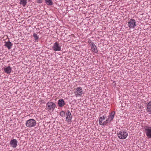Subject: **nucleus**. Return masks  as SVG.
<instances>
[{"mask_svg":"<svg viewBox=\"0 0 151 151\" xmlns=\"http://www.w3.org/2000/svg\"><path fill=\"white\" fill-rule=\"evenodd\" d=\"M117 136L119 138L121 139H126L128 135L127 132L124 130H122L119 131L117 133Z\"/></svg>","mask_w":151,"mask_h":151,"instance_id":"f257e3e1","label":"nucleus"},{"mask_svg":"<svg viewBox=\"0 0 151 151\" xmlns=\"http://www.w3.org/2000/svg\"><path fill=\"white\" fill-rule=\"evenodd\" d=\"M56 107L55 103L51 101H49L46 104L45 109L47 111H53Z\"/></svg>","mask_w":151,"mask_h":151,"instance_id":"f03ea898","label":"nucleus"},{"mask_svg":"<svg viewBox=\"0 0 151 151\" xmlns=\"http://www.w3.org/2000/svg\"><path fill=\"white\" fill-rule=\"evenodd\" d=\"M36 122L35 120L30 119L27 120L26 122V126L28 127H34L36 124Z\"/></svg>","mask_w":151,"mask_h":151,"instance_id":"7ed1b4c3","label":"nucleus"},{"mask_svg":"<svg viewBox=\"0 0 151 151\" xmlns=\"http://www.w3.org/2000/svg\"><path fill=\"white\" fill-rule=\"evenodd\" d=\"M144 129L147 137L151 139V127L146 126L144 127Z\"/></svg>","mask_w":151,"mask_h":151,"instance_id":"20e7f679","label":"nucleus"},{"mask_svg":"<svg viewBox=\"0 0 151 151\" xmlns=\"http://www.w3.org/2000/svg\"><path fill=\"white\" fill-rule=\"evenodd\" d=\"M74 93L76 96H81L83 94V91L82 88L78 87L76 89Z\"/></svg>","mask_w":151,"mask_h":151,"instance_id":"39448f33","label":"nucleus"},{"mask_svg":"<svg viewBox=\"0 0 151 151\" xmlns=\"http://www.w3.org/2000/svg\"><path fill=\"white\" fill-rule=\"evenodd\" d=\"M88 42L89 45L91 46V49L92 51L93 52L95 53H97L98 51L94 43L91 40L89 41Z\"/></svg>","mask_w":151,"mask_h":151,"instance_id":"423d86ee","label":"nucleus"},{"mask_svg":"<svg viewBox=\"0 0 151 151\" xmlns=\"http://www.w3.org/2000/svg\"><path fill=\"white\" fill-rule=\"evenodd\" d=\"M52 49L55 51H59L61 50V46L59 43L57 42H56L54 43L52 47Z\"/></svg>","mask_w":151,"mask_h":151,"instance_id":"0eeeda50","label":"nucleus"},{"mask_svg":"<svg viewBox=\"0 0 151 151\" xmlns=\"http://www.w3.org/2000/svg\"><path fill=\"white\" fill-rule=\"evenodd\" d=\"M128 25L130 28H134L136 26L135 20L132 19H131L128 22Z\"/></svg>","mask_w":151,"mask_h":151,"instance_id":"6e6552de","label":"nucleus"},{"mask_svg":"<svg viewBox=\"0 0 151 151\" xmlns=\"http://www.w3.org/2000/svg\"><path fill=\"white\" fill-rule=\"evenodd\" d=\"M72 118V116L71 113L68 111L66 113V121L68 122H70Z\"/></svg>","mask_w":151,"mask_h":151,"instance_id":"1a4fd4ad","label":"nucleus"},{"mask_svg":"<svg viewBox=\"0 0 151 151\" xmlns=\"http://www.w3.org/2000/svg\"><path fill=\"white\" fill-rule=\"evenodd\" d=\"M18 142L16 139H14L11 140L9 143L11 147L13 148H16Z\"/></svg>","mask_w":151,"mask_h":151,"instance_id":"9d476101","label":"nucleus"},{"mask_svg":"<svg viewBox=\"0 0 151 151\" xmlns=\"http://www.w3.org/2000/svg\"><path fill=\"white\" fill-rule=\"evenodd\" d=\"M146 106V110L149 114H151V101L147 103Z\"/></svg>","mask_w":151,"mask_h":151,"instance_id":"9b49d317","label":"nucleus"},{"mask_svg":"<svg viewBox=\"0 0 151 151\" xmlns=\"http://www.w3.org/2000/svg\"><path fill=\"white\" fill-rule=\"evenodd\" d=\"M5 43L4 46L7 47L9 50H10L13 45V44L9 41L5 42Z\"/></svg>","mask_w":151,"mask_h":151,"instance_id":"f8f14e48","label":"nucleus"},{"mask_svg":"<svg viewBox=\"0 0 151 151\" xmlns=\"http://www.w3.org/2000/svg\"><path fill=\"white\" fill-rule=\"evenodd\" d=\"M65 103L62 99H59L58 101V104L60 107H62L65 105Z\"/></svg>","mask_w":151,"mask_h":151,"instance_id":"ddd939ff","label":"nucleus"},{"mask_svg":"<svg viewBox=\"0 0 151 151\" xmlns=\"http://www.w3.org/2000/svg\"><path fill=\"white\" fill-rule=\"evenodd\" d=\"M4 71L7 74H10L12 71V68L9 66H7L4 69Z\"/></svg>","mask_w":151,"mask_h":151,"instance_id":"4468645a","label":"nucleus"},{"mask_svg":"<svg viewBox=\"0 0 151 151\" xmlns=\"http://www.w3.org/2000/svg\"><path fill=\"white\" fill-rule=\"evenodd\" d=\"M106 118V117L104 116L101 117L99 119V124H102V121L105 119Z\"/></svg>","mask_w":151,"mask_h":151,"instance_id":"2eb2a0df","label":"nucleus"},{"mask_svg":"<svg viewBox=\"0 0 151 151\" xmlns=\"http://www.w3.org/2000/svg\"><path fill=\"white\" fill-rule=\"evenodd\" d=\"M33 36L34 38V40L35 41H38L39 39L38 37L37 36V34L34 33L33 34Z\"/></svg>","mask_w":151,"mask_h":151,"instance_id":"dca6fc26","label":"nucleus"},{"mask_svg":"<svg viewBox=\"0 0 151 151\" xmlns=\"http://www.w3.org/2000/svg\"><path fill=\"white\" fill-rule=\"evenodd\" d=\"M45 3L47 5L49 6L52 5L53 3L52 2V1H45Z\"/></svg>","mask_w":151,"mask_h":151,"instance_id":"f3484780","label":"nucleus"},{"mask_svg":"<svg viewBox=\"0 0 151 151\" xmlns=\"http://www.w3.org/2000/svg\"><path fill=\"white\" fill-rule=\"evenodd\" d=\"M19 4L22 5L23 6H25L27 3V1H20Z\"/></svg>","mask_w":151,"mask_h":151,"instance_id":"a211bd4d","label":"nucleus"},{"mask_svg":"<svg viewBox=\"0 0 151 151\" xmlns=\"http://www.w3.org/2000/svg\"><path fill=\"white\" fill-rule=\"evenodd\" d=\"M115 113V112L114 111H112L111 113L108 117L111 118V119H113L114 117Z\"/></svg>","mask_w":151,"mask_h":151,"instance_id":"6ab92c4d","label":"nucleus"},{"mask_svg":"<svg viewBox=\"0 0 151 151\" xmlns=\"http://www.w3.org/2000/svg\"><path fill=\"white\" fill-rule=\"evenodd\" d=\"M60 115L62 117H65V114L64 111H62L60 113Z\"/></svg>","mask_w":151,"mask_h":151,"instance_id":"aec40b11","label":"nucleus"},{"mask_svg":"<svg viewBox=\"0 0 151 151\" xmlns=\"http://www.w3.org/2000/svg\"><path fill=\"white\" fill-rule=\"evenodd\" d=\"M109 122H108V121H107V120L106 119L105 121H104V122H102V124L101 123V124H100V125H104L106 124H108Z\"/></svg>","mask_w":151,"mask_h":151,"instance_id":"412c9836","label":"nucleus"},{"mask_svg":"<svg viewBox=\"0 0 151 151\" xmlns=\"http://www.w3.org/2000/svg\"><path fill=\"white\" fill-rule=\"evenodd\" d=\"M113 119H111V118L109 117L108 119H107V121L109 123Z\"/></svg>","mask_w":151,"mask_h":151,"instance_id":"4be33fe9","label":"nucleus"},{"mask_svg":"<svg viewBox=\"0 0 151 151\" xmlns=\"http://www.w3.org/2000/svg\"><path fill=\"white\" fill-rule=\"evenodd\" d=\"M37 1V3H40L42 2V1Z\"/></svg>","mask_w":151,"mask_h":151,"instance_id":"5701e85b","label":"nucleus"},{"mask_svg":"<svg viewBox=\"0 0 151 151\" xmlns=\"http://www.w3.org/2000/svg\"><path fill=\"white\" fill-rule=\"evenodd\" d=\"M42 103H44V102H42Z\"/></svg>","mask_w":151,"mask_h":151,"instance_id":"b1692460","label":"nucleus"}]
</instances>
